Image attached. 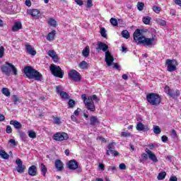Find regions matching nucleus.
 Returning a JSON list of instances; mask_svg holds the SVG:
<instances>
[{
    "label": "nucleus",
    "instance_id": "0e129e2a",
    "mask_svg": "<svg viewBox=\"0 0 181 181\" xmlns=\"http://www.w3.org/2000/svg\"><path fill=\"white\" fill-rule=\"evenodd\" d=\"M169 181H177V177L176 176H172L170 177Z\"/></svg>",
    "mask_w": 181,
    "mask_h": 181
},
{
    "label": "nucleus",
    "instance_id": "79ce46f5",
    "mask_svg": "<svg viewBox=\"0 0 181 181\" xmlns=\"http://www.w3.org/2000/svg\"><path fill=\"white\" fill-rule=\"evenodd\" d=\"M100 35L103 37H107V30H105V28H100Z\"/></svg>",
    "mask_w": 181,
    "mask_h": 181
},
{
    "label": "nucleus",
    "instance_id": "f704fd0d",
    "mask_svg": "<svg viewBox=\"0 0 181 181\" xmlns=\"http://www.w3.org/2000/svg\"><path fill=\"white\" fill-rule=\"evenodd\" d=\"M148 158L153 162H158V158H156V156L153 153H151L150 155H148Z\"/></svg>",
    "mask_w": 181,
    "mask_h": 181
},
{
    "label": "nucleus",
    "instance_id": "864d4df0",
    "mask_svg": "<svg viewBox=\"0 0 181 181\" xmlns=\"http://www.w3.org/2000/svg\"><path fill=\"white\" fill-rule=\"evenodd\" d=\"M74 1L77 4V5H79V6H83V5H84V2L81 0H74Z\"/></svg>",
    "mask_w": 181,
    "mask_h": 181
},
{
    "label": "nucleus",
    "instance_id": "49530a36",
    "mask_svg": "<svg viewBox=\"0 0 181 181\" xmlns=\"http://www.w3.org/2000/svg\"><path fill=\"white\" fill-rule=\"evenodd\" d=\"M56 91L57 94L60 95V93H63V87L62 86H56Z\"/></svg>",
    "mask_w": 181,
    "mask_h": 181
},
{
    "label": "nucleus",
    "instance_id": "bf43d9fd",
    "mask_svg": "<svg viewBox=\"0 0 181 181\" xmlns=\"http://www.w3.org/2000/svg\"><path fill=\"white\" fill-rule=\"evenodd\" d=\"M168 140H169V139L168 138V136H166L165 135L161 137V141L163 142H168Z\"/></svg>",
    "mask_w": 181,
    "mask_h": 181
},
{
    "label": "nucleus",
    "instance_id": "c03bdc74",
    "mask_svg": "<svg viewBox=\"0 0 181 181\" xmlns=\"http://www.w3.org/2000/svg\"><path fill=\"white\" fill-rule=\"evenodd\" d=\"M144 6H145V4L142 2H139L137 4V9L139 11H144Z\"/></svg>",
    "mask_w": 181,
    "mask_h": 181
},
{
    "label": "nucleus",
    "instance_id": "8fccbe9b",
    "mask_svg": "<svg viewBox=\"0 0 181 181\" xmlns=\"http://www.w3.org/2000/svg\"><path fill=\"white\" fill-rule=\"evenodd\" d=\"M171 136L172 138H177V134L176 133V130L175 129L171 130Z\"/></svg>",
    "mask_w": 181,
    "mask_h": 181
},
{
    "label": "nucleus",
    "instance_id": "69168bd1",
    "mask_svg": "<svg viewBox=\"0 0 181 181\" xmlns=\"http://www.w3.org/2000/svg\"><path fill=\"white\" fill-rule=\"evenodd\" d=\"M71 119L72 121H74V122H77V117H76V116H74V115H72L71 116Z\"/></svg>",
    "mask_w": 181,
    "mask_h": 181
},
{
    "label": "nucleus",
    "instance_id": "6e6d98bb",
    "mask_svg": "<svg viewBox=\"0 0 181 181\" xmlns=\"http://www.w3.org/2000/svg\"><path fill=\"white\" fill-rule=\"evenodd\" d=\"M165 91L167 94H168V95L170 94L172 90H170V88H169V86H165Z\"/></svg>",
    "mask_w": 181,
    "mask_h": 181
},
{
    "label": "nucleus",
    "instance_id": "ddd939ff",
    "mask_svg": "<svg viewBox=\"0 0 181 181\" xmlns=\"http://www.w3.org/2000/svg\"><path fill=\"white\" fill-rule=\"evenodd\" d=\"M27 13L30 15V16H33L34 19H39V13H40V11L37 9H29L27 11Z\"/></svg>",
    "mask_w": 181,
    "mask_h": 181
},
{
    "label": "nucleus",
    "instance_id": "4d7b16f0",
    "mask_svg": "<svg viewBox=\"0 0 181 181\" xmlns=\"http://www.w3.org/2000/svg\"><path fill=\"white\" fill-rule=\"evenodd\" d=\"M148 154L144 153L141 154V158L143 159V160H146L148 159Z\"/></svg>",
    "mask_w": 181,
    "mask_h": 181
},
{
    "label": "nucleus",
    "instance_id": "c9c22d12",
    "mask_svg": "<svg viewBox=\"0 0 181 181\" xmlns=\"http://www.w3.org/2000/svg\"><path fill=\"white\" fill-rule=\"evenodd\" d=\"M166 177V172L160 173L157 177L158 180H163Z\"/></svg>",
    "mask_w": 181,
    "mask_h": 181
},
{
    "label": "nucleus",
    "instance_id": "dca6fc26",
    "mask_svg": "<svg viewBox=\"0 0 181 181\" xmlns=\"http://www.w3.org/2000/svg\"><path fill=\"white\" fill-rule=\"evenodd\" d=\"M68 168L72 170H76L78 168V163L75 160H71L68 163Z\"/></svg>",
    "mask_w": 181,
    "mask_h": 181
},
{
    "label": "nucleus",
    "instance_id": "423d86ee",
    "mask_svg": "<svg viewBox=\"0 0 181 181\" xmlns=\"http://www.w3.org/2000/svg\"><path fill=\"white\" fill-rule=\"evenodd\" d=\"M49 70L54 76V77H59V78H63V76H64V73H63V70H62V68H60L59 66L52 64L49 66Z\"/></svg>",
    "mask_w": 181,
    "mask_h": 181
},
{
    "label": "nucleus",
    "instance_id": "2eb2a0df",
    "mask_svg": "<svg viewBox=\"0 0 181 181\" xmlns=\"http://www.w3.org/2000/svg\"><path fill=\"white\" fill-rule=\"evenodd\" d=\"M136 129L137 131H149L148 126L143 124L141 122H137Z\"/></svg>",
    "mask_w": 181,
    "mask_h": 181
},
{
    "label": "nucleus",
    "instance_id": "0eeeda50",
    "mask_svg": "<svg viewBox=\"0 0 181 181\" xmlns=\"http://www.w3.org/2000/svg\"><path fill=\"white\" fill-rule=\"evenodd\" d=\"M53 139L54 141H57L58 142H60L62 141H66L69 139V135L65 132H57L54 134Z\"/></svg>",
    "mask_w": 181,
    "mask_h": 181
},
{
    "label": "nucleus",
    "instance_id": "7c9ffc66",
    "mask_svg": "<svg viewBox=\"0 0 181 181\" xmlns=\"http://www.w3.org/2000/svg\"><path fill=\"white\" fill-rule=\"evenodd\" d=\"M18 135L21 136L22 141H23V142H26V134H25V132H23L22 130L18 131Z\"/></svg>",
    "mask_w": 181,
    "mask_h": 181
},
{
    "label": "nucleus",
    "instance_id": "58836bf2",
    "mask_svg": "<svg viewBox=\"0 0 181 181\" xmlns=\"http://www.w3.org/2000/svg\"><path fill=\"white\" fill-rule=\"evenodd\" d=\"M68 105L70 108H74L76 105V101L73 100V99H70L68 102Z\"/></svg>",
    "mask_w": 181,
    "mask_h": 181
},
{
    "label": "nucleus",
    "instance_id": "ea45409f",
    "mask_svg": "<svg viewBox=\"0 0 181 181\" xmlns=\"http://www.w3.org/2000/svg\"><path fill=\"white\" fill-rule=\"evenodd\" d=\"M88 64H87V62H86V61H83V62H81L80 64H79V67H80V69H87V66H88Z\"/></svg>",
    "mask_w": 181,
    "mask_h": 181
},
{
    "label": "nucleus",
    "instance_id": "393cba45",
    "mask_svg": "<svg viewBox=\"0 0 181 181\" xmlns=\"http://www.w3.org/2000/svg\"><path fill=\"white\" fill-rule=\"evenodd\" d=\"M54 36H56V30H53L51 33H49L47 36V40L52 41L54 39Z\"/></svg>",
    "mask_w": 181,
    "mask_h": 181
},
{
    "label": "nucleus",
    "instance_id": "bb28decb",
    "mask_svg": "<svg viewBox=\"0 0 181 181\" xmlns=\"http://www.w3.org/2000/svg\"><path fill=\"white\" fill-rule=\"evenodd\" d=\"M170 97H172V98H176V97H179L180 95V91L176 90L173 91L171 90L169 94Z\"/></svg>",
    "mask_w": 181,
    "mask_h": 181
},
{
    "label": "nucleus",
    "instance_id": "a878e982",
    "mask_svg": "<svg viewBox=\"0 0 181 181\" xmlns=\"http://www.w3.org/2000/svg\"><path fill=\"white\" fill-rule=\"evenodd\" d=\"M19 29H22V23H15L12 28L13 32H16L17 30H19Z\"/></svg>",
    "mask_w": 181,
    "mask_h": 181
},
{
    "label": "nucleus",
    "instance_id": "9b49d317",
    "mask_svg": "<svg viewBox=\"0 0 181 181\" xmlns=\"http://www.w3.org/2000/svg\"><path fill=\"white\" fill-rule=\"evenodd\" d=\"M16 163L17 165L16 166V170L18 172V173H23L25 172V169H26V167L23 165L22 163V160L21 159H17L16 160Z\"/></svg>",
    "mask_w": 181,
    "mask_h": 181
},
{
    "label": "nucleus",
    "instance_id": "4468645a",
    "mask_svg": "<svg viewBox=\"0 0 181 181\" xmlns=\"http://www.w3.org/2000/svg\"><path fill=\"white\" fill-rule=\"evenodd\" d=\"M47 54L49 56V57L52 58V60L54 62V63H57V62H59V56H57V54H56L54 50H49Z\"/></svg>",
    "mask_w": 181,
    "mask_h": 181
},
{
    "label": "nucleus",
    "instance_id": "b1692460",
    "mask_svg": "<svg viewBox=\"0 0 181 181\" xmlns=\"http://www.w3.org/2000/svg\"><path fill=\"white\" fill-rule=\"evenodd\" d=\"M108 149L106 152L107 156H110V152H112L115 149V143H110L107 146Z\"/></svg>",
    "mask_w": 181,
    "mask_h": 181
},
{
    "label": "nucleus",
    "instance_id": "aec40b11",
    "mask_svg": "<svg viewBox=\"0 0 181 181\" xmlns=\"http://www.w3.org/2000/svg\"><path fill=\"white\" fill-rule=\"evenodd\" d=\"M10 125H13L16 129H21V128H22V124L17 120H11L10 122Z\"/></svg>",
    "mask_w": 181,
    "mask_h": 181
},
{
    "label": "nucleus",
    "instance_id": "052dcab7",
    "mask_svg": "<svg viewBox=\"0 0 181 181\" xmlns=\"http://www.w3.org/2000/svg\"><path fill=\"white\" fill-rule=\"evenodd\" d=\"M97 139H98L99 141H102V142H107V140H105V139L101 136H98Z\"/></svg>",
    "mask_w": 181,
    "mask_h": 181
},
{
    "label": "nucleus",
    "instance_id": "c756f323",
    "mask_svg": "<svg viewBox=\"0 0 181 181\" xmlns=\"http://www.w3.org/2000/svg\"><path fill=\"white\" fill-rule=\"evenodd\" d=\"M156 23H158V25H160V26H166V21L165 20H162L160 18H156Z\"/></svg>",
    "mask_w": 181,
    "mask_h": 181
},
{
    "label": "nucleus",
    "instance_id": "5701e85b",
    "mask_svg": "<svg viewBox=\"0 0 181 181\" xmlns=\"http://www.w3.org/2000/svg\"><path fill=\"white\" fill-rule=\"evenodd\" d=\"M82 56L83 57H88L90 56V47L86 46L82 51Z\"/></svg>",
    "mask_w": 181,
    "mask_h": 181
},
{
    "label": "nucleus",
    "instance_id": "f8f14e48",
    "mask_svg": "<svg viewBox=\"0 0 181 181\" xmlns=\"http://www.w3.org/2000/svg\"><path fill=\"white\" fill-rule=\"evenodd\" d=\"M96 50H102V52H105V53L110 52V50H108V45L103 42H98Z\"/></svg>",
    "mask_w": 181,
    "mask_h": 181
},
{
    "label": "nucleus",
    "instance_id": "39448f33",
    "mask_svg": "<svg viewBox=\"0 0 181 181\" xmlns=\"http://www.w3.org/2000/svg\"><path fill=\"white\" fill-rule=\"evenodd\" d=\"M146 100L151 105H159L160 104V97L156 93H148Z\"/></svg>",
    "mask_w": 181,
    "mask_h": 181
},
{
    "label": "nucleus",
    "instance_id": "412c9836",
    "mask_svg": "<svg viewBox=\"0 0 181 181\" xmlns=\"http://www.w3.org/2000/svg\"><path fill=\"white\" fill-rule=\"evenodd\" d=\"M11 100H12L14 105H18V104L22 103V100H21L19 97H18V95H12Z\"/></svg>",
    "mask_w": 181,
    "mask_h": 181
},
{
    "label": "nucleus",
    "instance_id": "4be33fe9",
    "mask_svg": "<svg viewBox=\"0 0 181 181\" xmlns=\"http://www.w3.org/2000/svg\"><path fill=\"white\" fill-rule=\"evenodd\" d=\"M99 124H100V121L98 120L97 117H90V124L92 125V127H95V125H98Z\"/></svg>",
    "mask_w": 181,
    "mask_h": 181
},
{
    "label": "nucleus",
    "instance_id": "7ed1b4c3",
    "mask_svg": "<svg viewBox=\"0 0 181 181\" xmlns=\"http://www.w3.org/2000/svg\"><path fill=\"white\" fill-rule=\"evenodd\" d=\"M24 74L28 78H35L37 81H42V74L32 66H25Z\"/></svg>",
    "mask_w": 181,
    "mask_h": 181
},
{
    "label": "nucleus",
    "instance_id": "13d9d810",
    "mask_svg": "<svg viewBox=\"0 0 181 181\" xmlns=\"http://www.w3.org/2000/svg\"><path fill=\"white\" fill-rule=\"evenodd\" d=\"M119 168L122 170H124L127 169V165H125V164H124V163H121V164H119Z\"/></svg>",
    "mask_w": 181,
    "mask_h": 181
},
{
    "label": "nucleus",
    "instance_id": "5fc2aeb1",
    "mask_svg": "<svg viewBox=\"0 0 181 181\" xmlns=\"http://www.w3.org/2000/svg\"><path fill=\"white\" fill-rule=\"evenodd\" d=\"M93 6V0H87V8Z\"/></svg>",
    "mask_w": 181,
    "mask_h": 181
},
{
    "label": "nucleus",
    "instance_id": "338daca9",
    "mask_svg": "<svg viewBox=\"0 0 181 181\" xmlns=\"http://www.w3.org/2000/svg\"><path fill=\"white\" fill-rule=\"evenodd\" d=\"M111 153H112L113 156H118V151L112 150V151H110Z\"/></svg>",
    "mask_w": 181,
    "mask_h": 181
},
{
    "label": "nucleus",
    "instance_id": "a19ab883",
    "mask_svg": "<svg viewBox=\"0 0 181 181\" xmlns=\"http://www.w3.org/2000/svg\"><path fill=\"white\" fill-rule=\"evenodd\" d=\"M154 134H159L161 132L160 128L158 126H153Z\"/></svg>",
    "mask_w": 181,
    "mask_h": 181
},
{
    "label": "nucleus",
    "instance_id": "de8ad7c7",
    "mask_svg": "<svg viewBox=\"0 0 181 181\" xmlns=\"http://www.w3.org/2000/svg\"><path fill=\"white\" fill-rule=\"evenodd\" d=\"M54 123L57 125H60L62 124V122L60 121V118L59 117H54Z\"/></svg>",
    "mask_w": 181,
    "mask_h": 181
},
{
    "label": "nucleus",
    "instance_id": "774afa93",
    "mask_svg": "<svg viewBox=\"0 0 181 181\" xmlns=\"http://www.w3.org/2000/svg\"><path fill=\"white\" fill-rule=\"evenodd\" d=\"M25 5L27 6H30V5H32V3L30 2V0H26L25 1Z\"/></svg>",
    "mask_w": 181,
    "mask_h": 181
},
{
    "label": "nucleus",
    "instance_id": "6ab92c4d",
    "mask_svg": "<svg viewBox=\"0 0 181 181\" xmlns=\"http://www.w3.org/2000/svg\"><path fill=\"white\" fill-rule=\"evenodd\" d=\"M63 162L60 160H57L55 161V168L59 172H62L63 170Z\"/></svg>",
    "mask_w": 181,
    "mask_h": 181
},
{
    "label": "nucleus",
    "instance_id": "a18cd8bd",
    "mask_svg": "<svg viewBox=\"0 0 181 181\" xmlns=\"http://www.w3.org/2000/svg\"><path fill=\"white\" fill-rule=\"evenodd\" d=\"M110 22L113 26L118 25V22L117 21V19H115V18H110Z\"/></svg>",
    "mask_w": 181,
    "mask_h": 181
},
{
    "label": "nucleus",
    "instance_id": "603ef678",
    "mask_svg": "<svg viewBox=\"0 0 181 181\" xmlns=\"http://www.w3.org/2000/svg\"><path fill=\"white\" fill-rule=\"evenodd\" d=\"M4 50H5V48L3 46H1L0 47V59H2V57H4Z\"/></svg>",
    "mask_w": 181,
    "mask_h": 181
},
{
    "label": "nucleus",
    "instance_id": "e2e57ef3",
    "mask_svg": "<svg viewBox=\"0 0 181 181\" xmlns=\"http://www.w3.org/2000/svg\"><path fill=\"white\" fill-rule=\"evenodd\" d=\"M105 168V165H104V164L100 163H99V169H100V170H104Z\"/></svg>",
    "mask_w": 181,
    "mask_h": 181
},
{
    "label": "nucleus",
    "instance_id": "680f3d73",
    "mask_svg": "<svg viewBox=\"0 0 181 181\" xmlns=\"http://www.w3.org/2000/svg\"><path fill=\"white\" fill-rule=\"evenodd\" d=\"M10 144H11V145H13V146H16V141H15V139H10L9 140Z\"/></svg>",
    "mask_w": 181,
    "mask_h": 181
},
{
    "label": "nucleus",
    "instance_id": "9d476101",
    "mask_svg": "<svg viewBox=\"0 0 181 181\" xmlns=\"http://www.w3.org/2000/svg\"><path fill=\"white\" fill-rule=\"evenodd\" d=\"M175 63H176V61L175 59H167L165 62V64L168 67V71H176L177 68L176 66H175Z\"/></svg>",
    "mask_w": 181,
    "mask_h": 181
},
{
    "label": "nucleus",
    "instance_id": "473e14b6",
    "mask_svg": "<svg viewBox=\"0 0 181 181\" xmlns=\"http://www.w3.org/2000/svg\"><path fill=\"white\" fill-rule=\"evenodd\" d=\"M122 37H124V39H129V32H128V30H124L123 31H122V33H121Z\"/></svg>",
    "mask_w": 181,
    "mask_h": 181
},
{
    "label": "nucleus",
    "instance_id": "4c0bfd02",
    "mask_svg": "<svg viewBox=\"0 0 181 181\" xmlns=\"http://www.w3.org/2000/svg\"><path fill=\"white\" fill-rule=\"evenodd\" d=\"M28 136L33 139H35V138H36V132H35L33 130L28 131Z\"/></svg>",
    "mask_w": 181,
    "mask_h": 181
},
{
    "label": "nucleus",
    "instance_id": "c85d7f7f",
    "mask_svg": "<svg viewBox=\"0 0 181 181\" xmlns=\"http://www.w3.org/2000/svg\"><path fill=\"white\" fill-rule=\"evenodd\" d=\"M1 93L6 97H10L11 96V91H9V89H8L7 88H3L2 90H1Z\"/></svg>",
    "mask_w": 181,
    "mask_h": 181
},
{
    "label": "nucleus",
    "instance_id": "72a5a7b5",
    "mask_svg": "<svg viewBox=\"0 0 181 181\" xmlns=\"http://www.w3.org/2000/svg\"><path fill=\"white\" fill-rule=\"evenodd\" d=\"M48 24L49 25V26H53L54 28H56L57 22L55 21V20L53 18H49L48 20Z\"/></svg>",
    "mask_w": 181,
    "mask_h": 181
},
{
    "label": "nucleus",
    "instance_id": "f03ea898",
    "mask_svg": "<svg viewBox=\"0 0 181 181\" xmlns=\"http://www.w3.org/2000/svg\"><path fill=\"white\" fill-rule=\"evenodd\" d=\"M81 98L87 108L89 111H91L92 112H94L95 111V105H94V102L98 103L100 101V99L95 95H92L87 97V95L83 94L81 95Z\"/></svg>",
    "mask_w": 181,
    "mask_h": 181
},
{
    "label": "nucleus",
    "instance_id": "f257e3e1",
    "mask_svg": "<svg viewBox=\"0 0 181 181\" xmlns=\"http://www.w3.org/2000/svg\"><path fill=\"white\" fill-rule=\"evenodd\" d=\"M133 39L136 42V45H143L146 47H152L154 45H156V36L152 37H146L142 33V31L139 29H136L133 34Z\"/></svg>",
    "mask_w": 181,
    "mask_h": 181
},
{
    "label": "nucleus",
    "instance_id": "a211bd4d",
    "mask_svg": "<svg viewBox=\"0 0 181 181\" xmlns=\"http://www.w3.org/2000/svg\"><path fill=\"white\" fill-rule=\"evenodd\" d=\"M37 172V168L35 165H32L28 168V175L30 176H36V173Z\"/></svg>",
    "mask_w": 181,
    "mask_h": 181
},
{
    "label": "nucleus",
    "instance_id": "20e7f679",
    "mask_svg": "<svg viewBox=\"0 0 181 181\" xmlns=\"http://www.w3.org/2000/svg\"><path fill=\"white\" fill-rule=\"evenodd\" d=\"M1 69L2 73L6 74V76H11V71H13L14 76L18 74V69H16V67L8 62H6L5 64L1 66Z\"/></svg>",
    "mask_w": 181,
    "mask_h": 181
},
{
    "label": "nucleus",
    "instance_id": "2f4dec72",
    "mask_svg": "<svg viewBox=\"0 0 181 181\" xmlns=\"http://www.w3.org/2000/svg\"><path fill=\"white\" fill-rule=\"evenodd\" d=\"M59 95H60V97L62 98L63 100H69L70 99V95H69L68 93L64 91L61 92Z\"/></svg>",
    "mask_w": 181,
    "mask_h": 181
},
{
    "label": "nucleus",
    "instance_id": "3c124183",
    "mask_svg": "<svg viewBox=\"0 0 181 181\" xmlns=\"http://www.w3.org/2000/svg\"><path fill=\"white\" fill-rule=\"evenodd\" d=\"M6 132V134H12V127H11L9 125H7Z\"/></svg>",
    "mask_w": 181,
    "mask_h": 181
},
{
    "label": "nucleus",
    "instance_id": "f3484780",
    "mask_svg": "<svg viewBox=\"0 0 181 181\" xmlns=\"http://www.w3.org/2000/svg\"><path fill=\"white\" fill-rule=\"evenodd\" d=\"M25 50L28 54H31V56H35L36 55V51L30 45H25Z\"/></svg>",
    "mask_w": 181,
    "mask_h": 181
},
{
    "label": "nucleus",
    "instance_id": "09e8293b",
    "mask_svg": "<svg viewBox=\"0 0 181 181\" xmlns=\"http://www.w3.org/2000/svg\"><path fill=\"white\" fill-rule=\"evenodd\" d=\"M153 11H154L156 12V13H159V12H160V7L153 6Z\"/></svg>",
    "mask_w": 181,
    "mask_h": 181
},
{
    "label": "nucleus",
    "instance_id": "cd10ccee",
    "mask_svg": "<svg viewBox=\"0 0 181 181\" xmlns=\"http://www.w3.org/2000/svg\"><path fill=\"white\" fill-rule=\"evenodd\" d=\"M0 156L2 159H9V154H8L5 151H0Z\"/></svg>",
    "mask_w": 181,
    "mask_h": 181
},
{
    "label": "nucleus",
    "instance_id": "1a4fd4ad",
    "mask_svg": "<svg viewBox=\"0 0 181 181\" xmlns=\"http://www.w3.org/2000/svg\"><path fill=\"white\" fill-rule=\"evenodd\" d=\"M105 62L108 67L112 66V64L114 63V57H112V54H111L110 51H107L105 53Z\"/></svg>",
    "mask_w": 181,
    "mask_h": 181
},
{
    "label": "nucleus",
    "instance_id": "6e6552de",
    "mask_svg": "<svg viewBox=\"0 0 181 181\" xmlns=\"http://www.w3.org/2000/svg\"><path fill=\"white\" fill-rule=\"evenodd\" d=\"M69 78L71 80H73L74 81H81V76H80V74L74 70H71L68 74Z\"/></svg>",
    "mask_w": 181,
    "mask_h": 181
},
{
    "label": "nucleus",
    "instance_id": "e433bc0d",
    "mask_svg": "<svg viewBox=\"0 0 181 181\" xmlns=\"http://www.w3.org/2000/svg\"><path fill=\"white\" fill-rule=\"evenodd\" d=\"M151 17L149 16H146L143 18V22L145 25H149L151 23Z\"/></svg>",
    "mask_w": 181,
    "mask_h": 181
},
{
    "label": "nucleus",
    "instance_id": "37998d69",
    "mask_svg": "<svg viewBox=\"0 0 181 181\" xmlns=\"http://www.w3.org/2000/svg\"><path fill=\"white\" fill-rule=\"evenodd\" d=\"M41 172L43 173L44 176H46V172H47V168H46V166L43 165V163L41 164Z\"/></svg>",
    "mask_w": 181,
    "mask_h": 181
}]
</instances>
